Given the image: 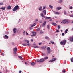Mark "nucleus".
Instances as JSON below:
<instances>
[{
	"mask_svg": "<svg viewBox=\"0 0 73 73\" xmlns=\"http://www.w3.org/2000/svg\"><path fill=\"white\" fill-rule=\"evenodd\" d=\"M3 4V3H1V2L0 3V5H2Z\"/></svg>",
	"mask_w": 73,
	"mask_h": 73,
	"instance_id": "38",
	"label": "nucleus"
},
{
	"mask_svg": "<svg viewBox=\"0 0 73 73\" xmlns=\"http://www.w3.org/2000/svg\"><path fill=\"white\" fill-rule=\"evenodd\" d=\"M64 35H65V34H64V33H62V36H64Z\"/></svg>",
	"mask_w": 73,
	"mask_h": 73,
	"instance_id": "46",
	"label": "nucleus"
},
{
	"mask_svg": "<svg viewBox=\"0 0 73 73\" xmlns=\"http://www.w3.org/2000/svg\"><path fill=\"white\" fill-rule=\"evenodd\" d=\"M39 45H41V43H39Z\"/></svg>",
	"mask_w": 73,
	"mask_h": 73,
	"instance_id": "56",
	"label": "nucleus"
},
{
	"mask_svg": "<svg viewBox=\"0 0 73 73\" xmlns=\"http://www.w3.org/2000/svg\"><path fill=\"white\" fill-rule=\"evenodd\" d=\"M12 44L13 45H14V43H12Z\"/></svg>",
	"mask_w": 73,
	"mask_h": 73,
	"instance_id": "58",
	"label": "nucleus"
},
{
	"mask_svg": "<svg viewBox=\"0 0 73 73\" xmlns=\"http://www.w3.org/2000/svg\"><path fill=\"white\" fill-rule=\"evenodd\" d=\"M59 3H62V1L61 0H60Z\"/></svg>",
	"mask_w": 73,
	"mask_h": 73,
	"instance_id": "47",
	"label": "nucleus"
},
{
	"mask_svg": "<svg viewBox=\"0 0 73 73\" xmlns=\"http://www.w3.org/2000/svg\"><path fill=\"white\" fill-rule=\"evenodd\" d=\"M37 62H40V60L39 59H37Z\"/></svg>",
	"mask_w": 73,
	"mask_h": 73,
	"instance_id": "31",
	"label": "nucleus"
},
{
	"mask_svg": "<svg viewBox=\"0 0 73 73\" xmlns=\"http://www.w3.org/2000/svg\"><path fill=\"white\" fill-rule=\"evenodd\" d=\"M44 61V60L43 58H42L40 60V61L41 62H43Z\"/></svg>",
	"mask_w": 73,
	"mask_h": 73,
	"instance_id": "13",
	"label": "nucleus"
},
{
	"mask_svg": "<svg viewBox=\"0 0 73 73\" xmlns=\"http://www.w3.org/2000/svg\"><path fill=\"white\" fill-rule=\"evenodd\" d=\"M18 57L19 58H20V59L21 60H23V58H22V57L21 56H19Z\"/></svg>",
	"mask_w": 73,
	"mask_h": 73,
	"instance_id": "20",
	"label": "nucleus"
},
{
	"mask_svg": "<svg viewBox=\"0 0 73 73\" xmlns=\"http://www.w3.org/2000/svg\"><path fill=\"white\" fill-rule=\"evenodd\" d=\"M26 33L27 35H28V33L27 32H26Z\"/></svg>",
	"mask_w": 73,
	"mask_h": 73,
	"instance_id": "49",
	"label": "nucleus"
},
{
	"mask_svg": "<svg viewBox=\"0 0 73 73\" xmlns=\"http://www.w3.org/2000/svg\"><path fill=\"white\" fill-rule=\"evenodd\" d=\"M60 28H61V26H60L59 25L58 26V29H60Z\"/></svg>",
	"mask_w": 73,
	"mask_h": 73,
	"instance_id": "33",
	"label": "nucleus"
},
{
	"mask_svg": "<svg viewBox=\"0 0 73 73\" xmlns=\"http://www.w3.org/2000/svg\"><path fill=\"white\" fill-rule=\"evenodd\" d=\"M1 52V50H0V52Z\"/></svg>",
	"mask_w": 73,
	"mask_h": 73,
	"instance_id": "63",
	"label": "nucleus"
},
{
	"mask_svg": "<svg viewBox=\"0 0 73 73\" xmlns=\"http://www.w3.org/2000/svg\"><path fill=\"white\" fill-rule=\"evenodd\" d=\"M46 21H45L44 23H43L42 24L43 27H45V25L46 24Z\"/></svg>",
	"mask_w": 73,
	"mask_h": 73,
	"instance_id": "11",
	"label": "nucleus"
},
{
	"mask_svg": "<svg viewBox=\"0 0 73 73\" xmlns=\"http://www.w3.org/2000/svg\"><path fill=\"white\" fill-rule=\"evenodd\" d=\"M47 28H48V29L49 28V26L48 25H47Z\"/></svg>",
	"mask_w": 73,
	"mask_h": 73,
	"instance_id": "44",
	"label": "nucleus"
},
{
	"mask_svg": "<svg viewBox=\"0 0 73 73\" xmlns=\"http://www.w3.org/2000/svg\"><path fill=\"white\" fill-rule=\"evenodd\" d=\"M33 34H36V32H33Z\"/></svg>",
	"mask_w": 73,
	"mask_h": 73,
	"instance_id": "36",
	"label": "nucleus"
},
{
	"mask_svg": "<svg viewBox=\"0 0 73 73\" xmlns=\"http://www.w3.org/2000/svg\"><path fill=\"white\" fill-rule=\"evenodd\" d=\"M50 43H51V44H54V42L53 41H50Z\"/></svg>",
	"mask_w": 73,
	"mask_h": 73,
	"instance_id": "32",
	"label": "nucleus"
},
{
	"mask_svg": "<svg viewBox=\"0 0 73 73\" xmlns=\"http://www.w3.org/2000/svg\"><path fill=\"white\" fill-rule=\"evenodd\" d=\"M51 24L53 25H54V26H56L57 25V24L55 23H52Z\"/></svg>",
	"mask_w": 73,
	"mask_h": 73,
	"instance_id": "9",
	"label": "nucleus"
},
{
	"mask_svg": "<svg viewBox=\"0 0 73 73\" xmlns=\"http://www.w3.org/2000/svg\"><path fill=\"white\" fill-rule=\"evenodd\" d=\"M55 18H57V17L56 16L55 17Z\"/></svg>",
	"mask_w": 73,
	"mask_h": 73,
	"instance_id": "59",
	"label": "nucleus"
},
{
	"mask_svg": "<svg viewBox=\"0 0 73 73\" xmlns=\"http://www.w3.org/2000/svg\"><path fill=\"white\" fill-rule=\"evenodd\" d=\"M44 60H47L48 59V57H46L44 58Z\"/></svg>",
	"mask_w": 73,
	"mask_h": 73,
	"instance_id": "24",
	"label": "nucleus"
},
{
	"mask_svg": "<svg viewBox=\"0 0 73 73\" xmlns=\"http://www.w3.org/2000/svg\"><path fill=\"white\" fill-rule=\"evenodd\" d=\"M1 9L3 10H5V7H1Z\"/></svg>",
	"mask_w": 73,
	"mask_h": 73,
	"instance_id": "23",
	"label": "nucleus"
},
{
	"mask_svg": "<svg viewBox=\"0 0 73 73\" xmlns=\"http://www.w3.org/2000/svg\"><path fill=\"white\" fill-rule=\"evenodd\" d=\"M66 42H67L66 40H64L62 41H61L60 42V44L61 45H65Z\"/></svg>",
	"mask_w": 73,
	"mask_h": 73,
	"instance_id": "2",
	"label": "nucleus"
},
{
	"mask_svg": "<svg viewBox=\"0 0 73 73\" xmlns=\"http://www.w3.org/2000/svg\"><path fill=\"white\" fill-rule=\"evenodd\" d=\"M70 9H73V7H72V6H71V7H70Z\"/></svg>",
	"mask_w": 73,
	"mask_h": 73,
	"instance_id": "40",
	"label": "nucleus"
},
{
	"mask_svg": "<svg viewBox=\"0 0 73 73\" xmlns=\"http://www.w3.org/2000/svg\"><path fill=\"white\" fill-rule=\"evenodd\" d=\"M49 7H50V8H52V9L53 8V7L52 6H51V5H49Z\"/></svg>",
	"mask_w": 73,
	"mask_h": 73,
	"instance_id": "29",
	"label": "nucleus"
},
{
	"mask_svg": "<svg viewBox=\"0 0 73 73\" xmlns=\"http://www.w3.org/2000/svg\"><path fill=\"white\" fill-rule=\"evenodd\" d=\"M37 31H39L40 30V28H38L37 29H36Z\"/></svg>",
	"mask_w": 73,
	"mask_h": 73,
	"instance_id": "34",
	"label": "nucleus"
},
{
	"mask_svg": "<svg viewBox=\"0 0 73 73\" xmlns=\"http://www.w3.org/2000/svg\"><path fill=\"white\" fill-rule=\"evenodd\" d=\"M42 17H44V18H46L45 16H44V15H43Z\"/></svg>",
	"mask_w": 73,
	"mask_h": 73,
	"instance_id": "51",
	"label": "nucleus"
},
{
	"mask_svg": "<svg viewBox=\"0 0 73 73\" xmlns=\"http://www.w3.org/2000/svg\"><path fill=\"white\" fill-rule=\"evenodd\" d=\"M47 50L48 53H50V52H51V51L50 50V47H48L47 48Z\"/></svg>",
	"mask_w": 73,
	"mask_h": 73,
	"instance_id": "5",
	"label": "nucleus"
},
{
	"mask_svg": "<svg viewBox=\"0 0 73 73\" xmlns=\"http://www.w3.org/2000/svg\"><path fill=\"white\" fill-rule=\"evenodd\" d=\"M14 56L15 57H16L17 56V55H16V54H15L14 55Z\"/></svg>",
	"mask_w": 73,
	"mask_h": 73,
	"instance_id": "54",
	"label": "nucleus"
},
{
	"mask_svg": "<svg viewBox=\"0 0 73 73\" xmlns=\"http://www.w3.org/2000/svg\"><path fill=\"white\" fill-rule=\"evenodd\" d=\"M35 65V63L34 62H32L31 63V65Z\"/></svg>",
	"mask_w": 73,
	"mask_h": 73,
	"instance_id": "27",
	"label": "nucleus"
},
{
	"mask_svg": "<svg viewBox=\"0 0 73 73\" xmlns=\"http://www.w3.org/2000/svg\"><path fill=\"white\" fill-rule=\"evenodd\" d=\"M56 9L58 10H60L61 9V7H57L56 8Z\"/></svg>",
	"mask_w": 73,
	"mask_h": 73,
	"instance_id": "22",
	"label": "nucleus"
},
{
	"mask_svg": "<svg viewBox=\"0 0 73 73\" xmlns=\"http://www.w3.org/2000/svg\"><path fill=\"white\" fill-rule=\"evenodd\" d=\"M44 14L45 15H46V10H44L43 11V12Z\"/></svg>",
	"mask_w": 73,
	"mask_h": 73,
	"instance_id": "17",
	"label": "nucleus"
},
{
	"mask_svg": "<svg viewBox=\"0 0 73 73\" xmlns=\"http://www.w3.org/2000/svg\"><path fill=\"white\" fill-rule=\"evenodd\" d=\"M36 34H33L31 35V37H34V36H36Z\"/></svg>",
	"mask_w": 73,
	"mask_h": 73,
	"instance_id": "28",
	"label": "nucleus"
},
{
	"mask_svg": "<svg viewBox=\"0 0 73 73\" xmlns=\"http://www.w3.org/2000/svg\"><path fill=\"white\" fill-rule=\"evenodd\" d=\"M62 73H66V71L64 69L62 70Z\"/></svg>",
	"mask_w": 73,
	"mask_h": 73,
	"instance_id": "16",
	"label": "nucleus"
},
{
	"mask_svg": "<svg viewBox=\"0 0 73 73\" xmlns=\"http://www.w3.org/2000/svg\"><path fill=\"white\" fill-rule=\"evenodd\" d=\"M46 8V7L45 6H44L43 7V9H45Z\"/></svg>",
	"mask_w": 73,
	"mask_h": 73,
	"instance_id": "48",
	"label": "nucleus"
},
{
	"mask_svg": "<svg viewBox=\"0 0 73 73\" xmlns=\"http://www.w3.org/2000/svg\"><path fill=\"white\" fill-rule=\"evenodd\" d=\"M56 60V59L55 58H54V59H52L49 61V62H52L53 61H55Z\"/></svg>",
	"mask_w": 73,
	"mask_h": 73,
	"instance_id": "6",
	"label": "nucleus"
},
{
	"mask_svg": "<svg viewBox=\"0 0 73 73\" xmlns=\"http://www.w3.org/2000/svg\"><path fill=\"white\" fill-rule=\"evenodd\" d=\"M32 47H33L34 48H38V47L36 45H34L33 47L32 46Z\"/></svg>",
	"mask_w": 73,
	"mask_h": 73,
	"instance_id": "15",
	"label": "nucleus"
},
{
	"mask_svg": "<svg viewBox=\"0 0 73 73\" xmlns=\"http://www.w3.org/2000/svg\"><path fill=\"white\" fill-rule=\"evenodd\" d=\"M23 34L24 35H25V31L23 32Z\"/></svg>",
	"mask_w": 73,
	"mask_h": 73,
	"instance_id": "42",
	"label": "nucleus"
},
{
	"mask_svg": "<svg viewBox=\"0 0 73 73\" xmlns=\"http://www.w3.org/2000/svg\"><path fill=\"white\" fill-rule=\"evenodd\" d=\"M36 25V23H35L33 24L31 26V27L32 28L33 27H34V26H35Z\"/></svg>",
	"mask_w": 73,
	"mask_h": 73,
	"instance_id": "12",
	"label": "nucleus"
},
{
	"mask_svg": "<svg viewBox=\"0 0 73 73\" xmlns=\"http://www.w3.org/2000/svg\"><path fill=\"white\" fill-rule=\"evenodd\" d=\"M62 22L63 24H68V20L66 19L63 20Z\"/></svg>",
	"mask_w": 73,
	"mask_h": 73,
	"instance_id": "3",
	"label": "nucleus"
},
{
	"mask_svg": "<svg viewBox=\"0 0 73 73\" xmlns=\"http://www.w3.org/2000/svg\"><path fill=\"white\" fill-rule=\"evenodd\" d=\"M31 41H32V42H33V39H31Z\"/></svg>",
	"mask_w": 73,
	"mask_h": 73,
	"instance_id": "50",
	"label": "nucleus"
},
{
	"mask_svg": "<svg viewBox=\"0 0 73 73\" xmlns=\"http://www.w3.org/2000/svg\"><path fill=\"white\" fill-rule=\"evenodd\" d=\"M68 29H66L65 31V33H68V32H68Z\"/></svg>",
	"mask_w": 73,
	"mask_h": 73,
	"instance_id": "25",
	"label": "nucleus"
},
{
	"mask_svg": "<svg viewBox=\"0 0 73 73\" xmlns=\"http://www.w3.org/2000/svg\"><path fill=\"white\" fill-rule=\"evenodd\" d=\"M33 45H35V44H33Z\"/></svg>",
	"mask_w": 73,
	"mask_h": 73,
	"instance_id": "64",
	"label": "nucleus"
},
{
	"mask_svg": "<svg viewBox=\"0 0 73 73\" xmlns=\"http://www.w3.org/2000/svg\"><path fill=\"white\" fill-rule=\"evenodd\" d=\"M38 21V19H36L35 20L36 21Z\"/></svg>",
	"mask_w": 73,
	"mask_h": 73,
	"instance_id": "55",
	"label": "nucleus"
},
{
	"mask_svg": "<svg viewBox=\"0 0 73 73\" xmlns=\"http://www.w3.org/2000/svg\"><path fill=\"white\" fill-rule=\"evenodd\" d=\"M70 17H73V15H72L70 16Z\"/></svg>",
	"mask_w": 73,
	"mask_h": 73,
	"instance_id": "53",
	"label": "nucleus"
},
{
	"mask_svg": "<svg viewBox=\"0 0 73 73\" xmlns=\"http://www.w3.org/2000/svg\"><path fill=\"white\" fill-rule=\"evenodd\" d=\"M13 53L14 54H16V52L14 51V52H13Z\"/></svg>",
	"mask_w": 73,
	"mask_h": 73,
	"instance_id": "39",
	"label": "nucleus"
},
{
	"mask_svg": "<svg viewBox=\"0 0 73 73\" xmlns=\"http://www.w3.org/2000/svg\"><path fill=\"white\" fill-rule=\"evenodd\" d=\"M19 8V5H16L13 9V12H15V11H16L17 10H18Z\"/></svg>",
	"mask_w": 73,
	"mask_h": 73,
	"instance_id": "1",
	"label": "nucleus"
},
{
	"mask_svg": "<svg viewBox=\"0 0 73 73\" xmlns=\"http://www.w3.org/2000/svg\"><path fill=\"white\" fill-rule=\"evenodd\" d=\"M46 19H51V17H46Z\"/></svg>",
	"mask_w": 73,
	"mask_h": 73,
	"instance_id": "18",
	"label": "nucleus"
},
{
	"mask_svg": "<svg viewBox=\"0 0 73 73\" xmlns=\"http://www.w3.org/2000/svg\"><path fill=\"white\" fill-rule=\"evenodd\" d=\"M42 7H40V8H39V10H40V11L41 10H42Z\"/></svg>",
	"mask_w": 73,
	"mask_h": 73,
	"instance_id": "30",
	"label": "nucleus"
},
{
	"mask_svg": "<svg viewBox=\"0 0 73 73\" xmlns=\"http://www.w3.org/2000/svg\"><path fill=\"white\" fill-rule=\"evenodd\" d=\"M70 60L72 62H73V57L72 58H70Z\"/></svg>",
	"mask_w": 73,
	"mask_h": 73,
	"instance_id": "26",
	"label": "nucleus"
},
{
	"mask_svg": "<svg viewBox=\"0 0 73 73\" xmlns=\"http://www.w3.org/2000/svg\"><path fill=\"white\" fill-rule=\"evenodd\" d=\"M54 13H55V14H56V15H59V13L58 12H57L54 11Z\"/></svg>",
	"mask_w": 73,
	"mask_h": 73,
	"instance_id": "14",
	"label": "nucleus"
},
{
	"mask_svg": "<svg viewBox=\"0 0 73 73\" xmlns=\"http://www.w3.org/2000/svg\"><path fill=\"white\" fill-rule=\"evenodd\" d=\"M44 15V14L43 13H42L41 14V16L42 17Z\"/></svg>",
	"mask_w": 73,
	"mask_h": 73,
	"instance_id": "41",
	"label": "nucleus"
},
{
	"mask_svg": "<svg viewBox=\"0 0 73 73\" xmlns=\"http://www.w3.org/2000/svg\"><path fill=\"white\" fill-rule=\"evenodd\" d=\"M21 72H22V71H20L19 72V73H21Z\"/></svg>",
	"mask_w": 73,
	"mask_h": 73,
	"instance_id": "52",
	"label": "nucleus"
},
{
	"mask_svg": "<svg viewBox=\"0 0 73 73\" xmlns=\"http://www.w3.org/2000/svg\"><path fill=\"white\" fill-rule=\"evenodd\" d=\"M44 48H46V46H44Z\"/></svg>",
	"mask_w": 73,
	"mask_h": 73,
	"instance_id": "57",
	"label": "nucleus"
},
{
	"mask_svg": "<svg viewBox=\"0 0 73 73\" xmlns=\"http://www.w3.org/2000/svg\"><path fill=\"white\" fill-rule=\"evenodd\" d=\"M64 14H65V15H66V12L65 11L64 12Z\"/></svg>",
	"mask_w": 73,
	"mask_h": 73,
	"instance_id": "43",
	"label": "nucleus"
},
{
	"mask_svg": "<svg viewBox=\"0 0 73 73\" xmlns=\"http://www.w3.org/2000/svg\"><path fill=\"white\" fill-rule=\"evenodd\" d=\"M11 7L10 6H9L7 7V9H11Z\"/></svg>",
	"mask_w": 73,
	"mask_h": 73,
	"instance_id": "21",
	"label": "nucleus"
},
{
	"mask_svg": "<svg viewBox=\"0 0 73 73\" xmlns=\"http://www.w3.org/2000/svg\"><path fill=\"white\" fill-rule=\"evenodd\" d=\"M72 12H73V11H71V13H72Z\"/></svg>",
	"mask_w": 73,
	"mask_h": 73,
	"instance_id": "62",
	"label": "nucleus"
},
{
	"mask_svg": "<svg viewBox=\"0 0 73 73\" xmlns=\"http://www.w3.org/2000/svg\"><path fill=\"white\" fill-rule=\"evenodd\" d=\"M61 32H62V30H61Z\"/></svg>",
	"mask_w": 73,
	"mask_h": 73,
	"instance_id": "60",
	"label": "nucleus"
},
{
	"mask_svg": "<svg viewBox=\"0 0 73 73\" xmlns=\"http://www.w3.org/2000/svg\"><path fill=\"white\" fill-rule=\"evenodd\" d=\"M13 51L14 52H17V48H14L13 49Z\"/></svg>",
	"mask_w": 73,
	"mask_h": 73,
	"instance_id": "10",
	"label": "nucleus"
},
{
	"mask_svg": "<svg viewBox=\"0 0 73 73\" xmlns=\"http://www.w3.org/2000/svg\"><path fill=\"white\" fill-rule=\"evenodd\" d=\"M22 45H23V46H27V45H28V46H31V44L29 43V44H22Z\"/></svg>",
	"mask_w": 73,
	"mask_h": 73,
	"instance_id": "4",
	"label": "nucleus"
},
{
	"mask_svg": "<svg viewBox=\"0 0 73 73\" xmlns=\"http://www.w3.org/2000/svg\"><path fill=\"white\" fill-rule=\"evenodd\" d=\"M44 33V32H43L42 31H40V33H41V34H42V33Z\"/></svg>",
	"mask_w": 73,
	"mask_h": 73,
	"instance_id": "35",
	"label": "nucleus"
},
{
	"mask_svg": "<svg viewBox=\"0 0 73 73\" xmlns=\"http://www.w3.org/2000/svg\"><path fill=\"white\" fill-rule=\"evenodd\" d=\"M49 21H52V19H50Z\"/></svg>",
	"mask_w": 73,
	"mask_h": 73,
	"instance_id": "61",
	"label": "nucleus"
},
{
	"mask_svg": "<svg viewBox=\"0 0 73 73\" xmlns=\"http://www.w3.org/2000/svg\"><path fill=\"white\" fill-rule=\"evenodd\" d=\"M48 38H49L47 36H46V37H45V39H48Z\"/></svg>",
	"mask_w": 73,
	"mask_h": 73,
	"instance_id": "37",
	"label": "nucleus"
},
{
	"mask_svg": "<svg viewBox=\"0 0 73 73\" xmlns=\"http://www.w3.org/2000/svg\"><path fill=\"white\" fill-rule=\"evenodd\" d=\"M16 29H16V28H14L13 29V32H14V33H16Z\"/></svg>",
	"mask_w": 73,
	"mask_h": 73,
	"instance_id": "19",
	"label": "nucleus"
},
{
	"mask_svg": "<svg viewBox=\"0 0 73 73\" xmlns=\"http://www.w3.org/2000/svg\"><path fill=\"white\" fill-rule=\"evenodd\" d=\"M4 38H6L7 39H8L9 37H8V36H7V35H5L4 36Z\"/></svg>",
	"mask_w": 73,
	"mask_h": 73,
	"instance_id": "8",
	"label": "nucleus"
},
{
	"mask_svg": "<svg viewBox=\"0 0 73 73\" xmlns=\"http://www.w3.org/2000/svg\"><path fill=\"white\" fill-rule=\"evenodd\" d=\"M60 32V31H59V30H58L56 31V32Z\"/></svg>",
	"mask_w": 73,
	"mask_h": 73,
	"instance_id": "45",
	"label": "nucleus"
},
{
	"mask_svg": "<svg viewBox=\"0 0 73 73\" xmlns=\"http://www.w3.org/2000/svg\"><path fill=\"white\" fill-rule=\"evenodd\" d=\"M25 42H26L27 43H29V41L27 40H24Z\"/></svg>",
	"mask_w": 73,
	"mask_h": 73,
	"instance_id": "7",
	"label": "nucleus"
}]
</instances>
